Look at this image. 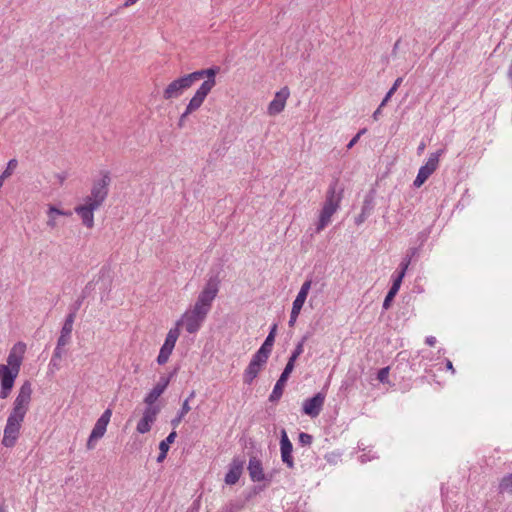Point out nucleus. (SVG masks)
Here are the masks:
<instances>
[{
    "instance_id": "f257e3e1",
    "label": "nucleus",
    "mask_w": 512,
    "mask_h": 512,
    "mask_svg": "<svg viewBox=\"0 0 512 512\" xmlns=\"http://www.w3.org/2000/svg\"><path fill=\"white\" fill-rule=\"evenodd\" d=\"M31 399L32 385L29 381H25L21 385L7 417L1 441L4 447L12 448L16 445L20 436L22 423L30 408Z\"/></svg>"
},
{
    "instance_id": "f03ea898",
    "label": "nucleus",
    "mask_w": 512,
    "mask_h": 512,
    "mask_svg": "<svg viewBox=\"0 0 512 512\" xmlns=\"http://www.w3.org/2000/svg\"><path fill=\"white\" fill-rule=\"evenodd\" d=\"M208 312L200 307L194 305L191 309H188L182 317L176 322L175 327L184 326L185 330L190 333H196L205 321Z\"/></svg>"
},
{
    "instance_id": "7ed1b4c3",
    "label": "nucleus",
    "mask_w": 512,
    "mask_h": 512,
    "mask_svg": "<svg viewBox=\"0 0 512 512\" xmlns=\"http://www.w3.org/2000/svg\"><path fill=\"white\" fill-rule=\"evenodd\" d=\"M220 286V279L218 275H212L208 278L204 288L199 293L198 298L194 305L204 309L209 313L212 307L213 300L216 298Z\"/></svg>"
},
{
    "instance_id": "20e7f679",
    "label": "nucleus",
    "mask_w": 512,
    "mask_h": 512,
    "mask_svg": "<svg viewBox=\"0 0 512 512\" xmlns=\"http://www.w3.org/2000/svg\"><path fill=\"white\" fill-rule=\"evenodd\" d=\"M110 182L109 172H104L102 178L93 183L90 195L85 197L84 202L99 209L108 196V186Z\"/></svg>"
},
{
    "instance_id": "39448f33",
    "label": "nucleus",
    "mask_w": 512,
    "mask_h": 512,
    "mask_svg": "<svg viewBox=\"0 0 512 512\" xmlns=\"http://www.w3.org/2000/svg\"><path fill=\"white\" fill-rule=\"evenodd\" d=\"M191 73L185 74L170 82L163 91V99L171 100L179 98L194 84Z\"/></svg>"
},
{
    "instance_id": "423d86ee",
    "label": "nucleus",
    "mask_w": 512,
    "mask_h": 512,
    "mask_svg": "<svg viewBox=\"0 0 512 512\" xmlns=\"http://www.w3.org/2000/svg\"><path fill=\"white\" fill-rule=\"evenodd\" d=\"M268 358L269 356L258 351L255 352L243 373V381L245 384H252L267 363Z\"/></svg>"
},
{
    "instance_id": "0eeeda50",
    "label": "nucleus",
    "mask_w": 512,
    "mask_h": 512,
    "mask_svg": "<svg viewBox=\"0 0 512 512\" xmlns=\"http://www.w3.org/2000/svg\"><path fill=\"white\" fill-rule=\"evenodd\" d=\"M112 415V411L110 409H106L102 415L96 421L91 434L87 441V449L92 450L95 448V442L102 438L106 432L107 425L110 421Z\"/></svg>"
},
{
    "instance_id": "6e6552de",
    "label": "nucleus",
    "mask_w": 512,
    "mask_h": 512,
    "mask_svg": "<svg viewBox=\"0 0 512 512\" xmlns=\"http://www.w3.org/2000/svg\"><path fill=\"white\" fill-rule=\"evenodd\" d=\"M19 372L14 371L10 369L9 367H6L4 364H1L0 366V382H1V389H0V398L6 399L13 387L15 380L18 376Z\"/></svg>"
},
{
    "instance_id": "1a4fd4ad",
    "label": "nucleus",
    "mask_w": 512,
    "mask_h": 512,
    "mask_svg": "<svg viewBox=\"0 0 512 512\" xmlns=\"http://www.w3.org/2000/svg\"><path fill=\"white\" fill-rule=\"evenodd\" d=\"M160 407L157 405H146L142 418L138 421L136 430L140 434L148 433L152 424L156 421Z\"/></svg>"
},
{
    "instance_id": "9d476101",
    "label": "nucleus",
    "mask_w": 512,
    "mask_h": 512,
    "mask_svg": "<svg viewBox=\"0 0 512 512\" xmlns=\"http://www.w3.org/2000/svg\"><path fill=\"white\" fill-rule=\"evenodd\" d=\"M325 398V393L318 392L313 397L304 400L302 405V412L311 418L317 417L322 411Z\"/></svg>"
},
{
    "instance_id": "9b49d317",
    "label": "nucleus",
    "mask_w": 512,
    "mask_h": 512,
    "mask_svg": "<svg viewBox=\"0 0 512 512\" xmlns=\"http://www.w3.org/2000/svg\"><path fill=\"white\" fill-rule=\"evenodd\" d=\"M343 193L344 187L340 185L339 179H333L327 189L324 205L339 209Z\"/></svg>"
},
{
    "instance_id": "f8f14e48",
    "label": "nucleus",
    "mask_w": 512,
    "mask_h": 512,
    "mask_svg": "<svg viewBox=\"0 0 512 512\" xmlns=\"http://www.w3.org/2000/svg\"><path fill=\"white\" fill-rule=\"evenodd\" d=\"M220 68L218 66H213L208 69H201L191 73L194 82H197L203 78H207L200 86L206 87V90L210 91L216 85V75L218 74Z\"/></svg>"
},
{
    "instance_id": "ddd939ff",
    "label": "nucleus",
    "mask_w": 512,
    "mask_h": 512,
    "mask_svg": "<svg viewBox=\"0 0 512 512\" xmlns=\"http://www.w3.org/2000/svg\"><path fill=\"white\" fill-rule=\"evenodd\" d=\"M175 372L170 373L168 376H161L158 383L153 387V389L145 396L144 403L146 405H155L157 399L164 393L167 386L170 383L171 378L173 377Z\"/></svg>"
},
{
    "instance_id": "4468645a",
    "label": "nucleus",
    "mask_w": 512,
    "mask_h": 512,
    "mask_svg": "<svg viewBox=\"0 0 512 512\" xmlns=\"http://www.w3.org/2000/svg\"><path fill=\"white\" fill-rule=\"evenodd\" d=\"M26 345L22 342L15 344L10 350L7 357V365L10 369L20 372V367L23 361V354L25 352Z\"/></svg>"
},
{
    "instance_id": "2eb2a0df",
    "label": "nucleus",
    "mask_w": 512,
    "mask_h": 512,
    "mask_svg": "<svg viewBox=\"0 0 512 512\" xmlns=\"http://www.w3.org/2000/svg\"><path fill=\"white\" fill-rule=\"evenodd\" d=\"M293 445L288 438V435L284 429L281 430L280 437V452L281 460L290 469L294 468V459L292 456Z\"/></svg>"
},
{
    "instance_id": "dca6fc26",
    "label": "nucleus",
    "mask_w": 512,
    "mask_h": 512,
    "mask_svg": "<svg viewBox=\"0 0 512 512\" xmlns=\"http://www.w3.org/2000/svg\"><path fill=\"white\" fill-rule=\"evenodd\" d=\"M293 369H294V367L286 364L279 379L277 380L276 384L274 385L272 393L269 396L270 402H278L281 399V397L283 395L284 387H285L286 382H287L290 374L292 373Z\"/></svg>"
},
{
    "instance_id": "f3484780",
    "label": "nucleus",
    "mask_w": 512,
    "mask_h": 512,
    "mask_svg": "<svg viewBox=\"0 0 512 512\" xmlns=\"http://www.w3.org/2000/svg\"><path fill=\"white\" fill-rule=\"evenodd\" d=\"M244 463V460L238 457L232 459L224 479L227 485H234L238 482L243 472Z\"/></svg>"
},
{
    "instance_id": "a211bd4d",
    "label": "nucleus",
    "mask_w": 512,
    "mask_h": 512,
    "mask_svg": "<svg viewBox=\"0 0 512 512\" xmlns=\"http://www.w3.org/2000/svg\"><path fill=\"white\" fill-rule=\"evenodd\" d=\"M289 95L290 92L287 87H284L280 91H278L274 99L268 105V114L277 115L280 112H282L285 108V104Z\"/></svg>"
},
{
    "instance_id": "6ab92c4d",
    "label": "nucleus",
    "mask_w": 512,
    "mask_h": 512,
    "mask_svg": "<svg viewBox=\"0 0 512 512\" xmlns=\"http://www.w3.org/2000/svg\"><path fill=\"white\" fill-rule=\"evenodd\" d=\"M98 208L84 202V204L75 207V213L81 218L82 223L91 229L94 226V211Z\"/></svg>"
},
{
    "instance_id": "aec40b11",
    "label": "nucleus",
    "mask_w": 512,
    "mask_h": 512,
    "mask_svg": "<svg viewBox=\"0 0 512 512\" xmlns=\"http://www.w3.org/2000/svg\"><path fill=\"white\" fill-rule=\"evenodd\" d=\"M247 469L253 482L268 480L264 473L262 462L256 456L250 457Z\"/></svg>"
},
{
    "instance_id": "412c9836",
    "label": "nucleus",
    "mask_w": 512,
    "mask_h": 512,
    "mask_svg": "<svg viewBox=\"0 0 512 512\" xmlns=\"http://www.w3.org/2000/svg\"><path fill=\"white\" fill-rule=\"evenodd\" d=\"M210 91L206 90V87H199L194 93L193 97L190 99L189 103L186 106V113L192 114L196 110H198L202 104L204 103L206 97Z\"/></svg>"
},
{
    "instance_id": "4be33fe9",
    "label": "nucleus",
    "mask_w": 512,
    "mask_h": 512,
    "mask_svg": "<svg viewBox=\"0 0 512 512\" xmlns=\"http://www.w3.org/2000/svg\"><path fill=\"white\" fill-rule=\"evenodd\" d=\"M74 313H69L64 321V324L62 326L60 336L58 338V346H65L69 343L71 338V333L73 330V324H74Z\"/></svg>"
},
{
    "instance_id": "5701e85b",
    "label": "nucleus",
    "mask_w": 512,
    "mask_h": 512,
    "mask_svg": "<svg viewBox=\"0 0 512 512\" xmlns=\"http://www.w3.org/2000/svg\"><path fill=\"white\" fill-rule=\"evenodd\" d=\"M443 153L444 149H439L438 151L431 153L426 163L420 167V170L430 177L438 168L440 156Z\"/></svg>"
},
{
    "instance_id": "b1692460",
    "label": "nucleus",
    "mask_w": 512,
    "mask_h": 512,
    "mask_svg": "<svg viewBox=\"0 0 512 512\" xmlns=\"http://www.w3.org/2000/svg\"><path fill=\"white\" fill-rule=\"evenodd\" d=\"M338 209L323 204L320 211L319 220L316 225V232H321L330 222L331 217Z\"/></svg>"
},
{
    "instance_id": "393cba45",
    "label": "nucleus",
    "mask_w": 512,
    "mask_h": 512,
    "mask_svg": "<svg viewBox=\"0 0 512 512\" xmlns=\"http://www.w3.org/2000/svg\"><path fill=\"white\" fill-rule=\"evenodd\" d=\"M311 285H312V281L311 280H306L302 284V286H301V288H300V290H299L295 300L293 301L292 309L301 311V309H302V307H303V305H304V303L306 301V298H307V295H308L309 290L311 288Z\"/></svg>"
},
{
    "instance_id": "a878e982",
    "label": "nucleus",
    "mask_w": 512,
    "mask_h": 512,
    "mask_svg": "<svg viewBox=\"0 0 512 512\" xmlns=\"http://www.w3.org/2000/svg\"><path fill=\"white\" fill-rule=\"evenodd\" d=\"M180 330L178 327L171 328L165 338L164 344L160 348L165 352L171 353L175 347L176 341L179 338Z\"/></svg>"
},
{
    "instance_id": "bb28decb",
    "label": "nucleus",
    "mask_w": 512,
    "mask_h": 512,
    "mask_svg": "<svg viewBox=\"0 0 512 512\" xmlns=\"http://www.w3.org/2000/svg\"><path fill=\"white\" fill-rule=\"evenodd\" d=\"M276 331H277V325L274 324L271 327L270 332H269L268 336L266 337L265 341L263 342L261 347L257 350L258 352H260L266 356H270L272 347L275 342Z\"/></svg>"
},
{
    "instance_id": "cd10ccee",
    "label": "nucleus",
    "mask_w": 512,
    "mask_h": 512,
    "mask_svg": "<svg viewBox=\"0 0 512 512\" xmlns=\"http://www.w3.org/2000/svg\"><path fill=\"white\" fill-rule=\"evenodd\" d=\"M374 206H375V203H374V191H370L364 197L362 208H361V213H363L364 215L369 217L372 214L373 210H374Z\"/></svg>"
},
{
    "instance_id": "c85d7f7f",
    "label": "nucleus",
    "mask_w": 512,
    "mask_h": 512,
    "mask_svg": "<svg viewBox=\"0 0 512 512\" xmlns=\"http://www.w3.org/2000/svg\"><path fill=\"white\" fill-rule=\"evenodd\" d=\"M308 335H305L302 337V339L297 343L296 347L294 348L293 352L291 353L287 364L294 367L295 361L297 358L303 353L304 350V343L307 341Z\"/></svg>"
},
{
    "instance_id": "c756f323",
    "label": "nucleus",
    "mask_w": 512,
    "mask_h": 512,
    "mask_svg": "<svg viewBox=\"0 0 512 512\" xmlns=\"http://www.w3.org/2000/svg\"><path fill=\"white\" fill-rule=\"evenodd\" d=\"M191 410L189 405V399L184 400L181 409L177 413V416L171 420V425L175 429L185 417V415Z\"/></svg>"
},
{
    "instance_id": "7c9ffc66",
    "label": "nucleus",
    "mask_w": 512,
    "mask_h": 512,
    "mask_svg": "<svg viewBox=\"0 0 512 512\" xmlns=\"http://www.w3.org/2000/svg\"><path fill=\"white\" fill-rule=\"evenodd\" d=\"M498 490L499 493H512V473L502 477Z\"/></svg>"
},
{
    "instance_id": "2f4dec72",
    "label": "nucleus",
    "mask_w": 512,
    "mask_h": 512,
    "mask_svg": "<svg viewBox=\"0 0 512 512\" xmlns=\"http://www.w3.org/2000/svg\"><path fill=\"white\" fill-rule=\"evenodd\" d=\"M418 254V248L412 247L407 250V253L405 257L402 259L399 268H402V270H407L412 258H414Z\"/></svg>"
},
{
    "instance_id": "473e14b6",
    "label": "nucleus",
    "mask_w": 512,
    "mask_h": 512,
    "mask_svg": "<svg viewBox=\"0 0 512 512\" xmlns=\"http://www.w3.org/2000/svg\"><path fill=\"white\" fill-rule=\"evenodd\" d=\"M63 347L64 346H58V344L56 345L53 355H52V358L49 363L50 366H53L57 369L59 368V363H60L63 353H64Z\"/></svg>"
},
{
    "instance_id": "72a5a7b5",
    "label": "nucleus",
    "mask_w": 512,
    "mask_h": 512,
    "mask_svg": "<svg viewBox=\"0 0 512 512\" xmlns=\"http://www.w3.org/2000/svg\"><path fill=\"white\" fill-rule=\"evenodd\" d=\"M177 437L176 431H172L164 440H162L159 444V450L168 452L169 445L172 444L175 441V438Z\"/></svg>"
},
{
    "instance_id": "f704fd0d",
    "label": "nucleus",
    "mask_w": 512,
    "mask_h": 512,
    "mask_svg": "<svg viewBox=\"0 0 512 512\" xmlns=\"http://www.w3.org/2000/svg\"><path fill=\"white\" fill-rule=\"evenodd\" d=\"M402 78L399 77L395 80L393 86L389 89V91L387 92V94L385 95L384 99L382 100L381 104H380V107H384L387 102L389 101V99L392 97V95L396 92V90L398 89V87L400 86V84L402 83Z\"/></svg>"
},
{
    "instance_id": "c9c22d12",
    "label": "nucleus",
    "mask_w": 512,
    "mask_h": 512,
    "mask_svg": "<svg viewBox=\"0 0 512 512\" xmlns=\"http://www.w3.org/2000/svg\"><path fill=\"white\" fill-rule=\"evenodd\" d=\"M17 166H18L17 159L14 158V159L9 160L8 163H7L6 168L1 173V175L3 177H5L6 179L9 178L14 173L15 169L17 168Z\"/></svg>"
},
{
    "instance_id": "e433bc0d",
    "label": "nucleus",
    "mask_w": 512,
    "mask_h": 512,
    "mask_svg": "<svg viewBox=\"0 0 512 512\" xmlns=\"http://www.w3.org/2000/svg\"><path fill=\"white\" fill-rule=\"evenodd\" d=\"M398 291L399 290H396L395 288L390 287V289L384 299V302H383V309H385V310L389 309L390 304H391L392 300L394 299V297L396 296V294L398 293Z\"/></svg>"
},
{
    "instance_id": "4c0bfd02",
    "label": "nucleus",
    "mask_w": 512,
    "mask_h": 512,
    "mask_svg": "<svg viewBox=\"0 0 512 512\" xmlns=\"http://www.w3.org/2000/svg\"><path fill=\"white\" fill-rule=\"evenodd\" d=\"M407 270H402V268H399L397 276L393 279L392 288H395L396 290L400 289L402 280L406 274Z\"/></svg>"
},
{
    "instance_id": "58836bf2",
    "label": "nucleus",
    "mask_w": 512,
    "mask_h": 512,
    "mask_svg": "<svg viewBox=\"0 0 512 512\" xmlns=\"http://www.w3.org/2000/svg\"><path fill=\"white\" fill-rule=\"evenodd\" d=\"M428 178H429V176L419 169L418 174H417V176H416V178H415V180L413 182V185L416 188H419V187H421L425 183V181Z\"/></svg>"
},
{
    "instance_id": "ea45409f",
    "label": "nucleus",
    "mask_w": 512,
    "mask_h": 512,
    "mask_svg": "<svg viewBox=\"0 0 512 512\" xmlns=\"http://www.w3.org/2000/svg\"><path fill=\"white\" fill-rule=\"evenodd\" d=\"M428 178H429V176L419 169L418 174H417V176H416V178H415V180L413 182V185L416 188H419V187H421L425 183V181Z\"/></svg>"
},
{
    "instance_id": "a19ab883",
    "label": "nucleus",
    "mask_w": 512,
    "mask_h": 512,
    "mask_svg": "<svg viewBox=\"0 0 512 512\" xmlns=\"http://www.w3.org/2000/svg\"><path fill=\"white\" fill-rule=\"evenodd\" d=\"M389 367H383L381 368L377 373V379L385 384L388 383V377H389Z\"/></svg>"
},
{
    "instance_id": "79ce46f5",
    "label": "nucleus",
    "mask_w": 512,
    "mask_h": 512,
    "mask_svg": "<svg viewBox=\"0 0 512 512\" xmlns=\"http://www.w3.org/2000/svg\"><path fill=\"white\" fill-rule=\"evenodd\" d=\"M312 441H313L312 435L305 433V432H301L299 434V443L302 446H309L312 444Z\"/></svg>"
},
{
    "instance_id": "37998d69",
    "label": "nucleus",
    "mask_w": 512,
    "mask_h": 512,
    "mask_svg": "<svg viewBox=\"0 0 512 512\" xmlns=\"http://www.w3.org/2000/svg\"><path fill=\"white\" fill-rule=\"evenodd\" d=\"M170 355H171V353H168V352H165L163 350H160L159 354H158V357H157V363L159 365H163V364L167 363Z\"/></svg>"
},
{
    "instance_id": "c03bdc74",
    "label": "nucleus",
    "mask_w": 512,
    "mask_h": 512,
    "mask_svg": "<svg viewBox=\"0 0 512 512\" xmlns=\"http://www.w3.org/2000/svg\"><path fill=\"white\" fill-rule=\"evenodd\" d=\"M47 215H54V217H56L57 215H69V213L62 211L53 205H50L47 211Z\"/></svg>"
},
{
    "instance_id": "a18cd8bd",
    "label": "nucleus",
    "mask_w": 512,
    "mask_h": 512,
    "mask_svg": "<svg viewBox=\"0 0 512 512\" xmlns=\"http://www.w3.org/2000/svg\"><path fill=\"white\" fill-rule=\"evenodd\" d=\"M85 297H86L85 296V291H83V295L81 296V298L78 299L75 302L74 306L70 309L69 313H74V319L76 318V313H77L78 309L80 308V306L82 304V301H83V299H85Z\"/></svg>"
},
{
    "instance_id": "49530a36",
    "label": "nucleus",
    "mask_w": 512,
    "mask_h": 512,
    "mask_svg": "<svg viewBox=\"0 0 512 512\" xmlns=\"http://www.w3.org/2000/svg\"><path fill=\"white\" fill-rule=\"evenodd\" d=\"M301 311L299 310H295V309H292L291 310V313H290V319H289V322H288V325L290 327H293L297 321V318L299 316Z\"/></svg>"
},
{
    "instance_id": "de8ad7c7",
    "label": "nucleus",
    "mask_w": 512,
    "mask_h": 512,
    "mask_svg": "<svg viewBox=\"0 0 512 512\" xmlns=\"http://www.w3.org/2000/svg\"><path fill=\"white\" fill-rule=\"evenodd\" d=\"M190 114H187L186 113V110L180 115L179 117V121H178V127L179 128H183L184 125H185V121L187 119V117L189 116Z\"/></svg>"
},
{
    "instance_id": "09e8293b",
    "label": "nucleus",
    "mask_w": 512,
    "mask_h": 512,
    "mask_svg": "<svg viewBox=\"0 0 512 512\" xmlns=\"http://www.w3.org/2000/svg\"><path fill=\"white\" fill-rule=\"evenodd\" d=\"M367 218L368 217L366 215H364L363 213L360 212V214L355 218V224L357 226H360L361 224H363L366 221Z\"/></svg>"
},
{
    "instance_id": "8fccbe9b",
    "label": "nucleus",
    "mask_w": 512,
    "mask_h": 512,
    "mask_svg": "<svg viewBox=\"0 0 512 512\" xmlns=\"http://www.w3.org/2000/svg\"><path fill=\"white\" fill-rule=\"evenodd\" d=\"M360 139V133H357L348 143L347 148L351 149Z\"/></svg>"
},
{
    "instance_id": "3c124183",
    "label": "nucleus",
    "mask_w": 512,
    "mask_h": 512,
    "mask_svg": "<svg viewBox=\"0 0 512 512\" xmlns=\"http://www.w3.org/2000/svg\"><path fill=\"white\" fill-rule=\"evenodd\" d=\"M49 219L47 221V226L50 227V228H55L56 227V217H54V215H48Z\"/></svg>"
},
{
    "instance_id": "603ef678",
    "label": "nucleus",
    "mask_w": 512,
    "mask_h": 512,
    "mask_svg": "<svg viewBox=\"0 0 512 512\" xmlns=\"http://www.w3.org/2000/svg\"><path fill=\"white\" fill-rule=\"evenodd\" d=\"M425 343L429 346H434L436 343V338L434 336H428L425 339Z\"/></svg>"
},
{
    "instance_id": "864d4df0",
    "label": "nucleus",
    "mask_w": 512,
    "mask_h": 512,
    "mask_svg": "<svg viewBox=\"0 0 512 512\" xmlns=\"http://www.w3.org/2000/svg\"><path fill=\"white\" fill-rule=\"evenodd\" d=\"M446 369L450 370L452 374H455V369L453 367L452 362L449 359L446 360Z\"/></svg>"
},
{
    "instance_id": "5fc2aeb1",
    "label": "nucleus",
    "mask_w": 512,
    "mask_h": 512,
    "mask_svg": "<svg viewBox=\"0 0 512 512\" xmlns=\"http://www.w3.org/2000/svg\"><path fill=\"white\" fill-rule=\"evenodd\" d=\"M167 456V452L165 451H160L158 457H157V462H162Z\"/></svg>"
},
{
    "instance_id": "6e6d98bb",
    "label": "nucleus",
    "mask_w": 512,
    "mask_h": 512,
    "mask_svg": "<svg viewBox=\"0 0 512 512\" xmlns=\"http://www.w3.org/2000/svg\"><path fill=\"white\" fill-rule=\"evenodd\" d=\"M382 108H383V107H380V106H379V107L374 111V113H373V119H374V120H378L379 116L381 115V109H382Z\"/></svg>"
},
{
    "instance_id": "4d7b16f0",
    "label": "nucleus",
    "mask_w": 512,
    "mask_h": 512,
    "mask_svg": "<svg viewBox=\"0 0 512 512\" xmlns=\"http://www.w3.org/2000/svg\"><path fill=\"white\" fill-rule=\"evenodd\" d=\"M240 509V506H234V505H231L229 508L226 509L225 512H236Z\"/></svg>"
},
{
    "instance_id": "13d9d810",
    "label": "nucleus",
    "mask_w": 512,
    "mask_h": 512,
    "mask_svg": "<svg viewBox=\"0 0 512 512\" xmlns=\"http://www.w3.org/2000/svg\"><path fill=\"white\" fill-rule=\"evenodd\" d=\"M399 44H400V39H398V40L395 42L394 46H393V50H392V54H393V55H395V54H396V52H397V50H398V47H399Z\"/></svg>"
},
{
    "instance_id": "bf43d9fd",
    "label": "nucleus",
    "mask_w": 512,
    "mask_h": 512,
    "mask_svg": "<svg viewBox=\"0 0 512 512\" xmlns=\"http://www.w3.org/2000/svg\"><path fill=\"white\" fill-rule=\"evenodd\" d=\"M137 1L138 0H126L123 5H124V7H129L133 4H135Z\"/></svg>"
},
{
    "instance_id": "052dcab7",
    "label": "nucleus",
    "mask_w": 512,
    "mask_h": 512,
    "mask_svg": "<svg viewBox=\"0 0 512 512\" xmlns=\"http://www.w3.org/2000/svg\"><path fill=\"white\" fill-rule=\"evenodd\" d=\"M425 149V143H421L419 146H418V153L420 154L423 150Z\"/></svg>"
},
{
    "instance_id": "680f3d73",
    "label": "nucleus",
    "mask_w": 512,
    "mask_h": 512,
    "mask_svg": "<svg viewBox=\"0 0 512 512\" xmlns=\"http://www.w3.org/2000/svg\"><path fill=\"white\" fill-rule=\"evenodd\" d=\"M194 397H195V391H192L187 399H189V401H190Z\"/></svg>"
},
{
    "instance_id": "e2e57ef3",
    "label": "nucleus",
    "mask_w": 512,
    "mask_h": 512,
    "mask_svg": "<svg viewBox=\"0 0 512 512\" xmlns=\"http://www.w3.org/2000/svg\"><path fill=\"white\" fill-rule=\"evenodd\" d=\"M0 512H6V509H5L4 505H0Z\"/></svg>"
},
{
    "instance_id": "0e129e2a",
    "label": "nucleus",
    "mask_w": 512,
    "mask_h": 512,
    "mask_svg": "<svg viewBox=\"0 0 512 512\" xmlns=\"http://www.w3.org/2000/svg\"><path fill=\"white\" fill-rule=\"evenodd\" d=\"M366 132V129L360 130L358 133H360V136L363 135Z\"/></svg>"
},
{
    "instance_id": "69168bd1",
    "label": "nucleus",
    "mask_w": 512,
    "mask_h": 512,
    "mask_svg": "<svg viewBox=\"0 0 512 512\" xmlns=\"http://www.w3.org/2000/svg\"><path fill=\"white\" fill-rule=\"evenodd\" d=\"M91 283H88L86 286H85V290L89 288Z\"/></svg>"
}]
</instances>
